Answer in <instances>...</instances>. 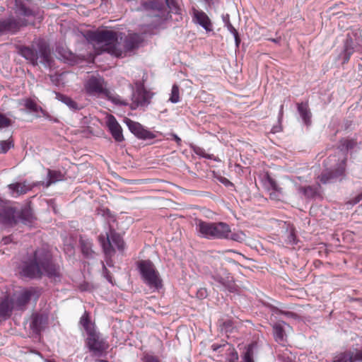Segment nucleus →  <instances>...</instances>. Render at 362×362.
Segmentation results:
<instances>
[{
  "label": "nucleus",
  "instance_id": "0e129e2a",
  "mask_svg": "<svg viewBox=\"0 0 362 362\" xmlns=\"http://www.w3.org/2000/svg\"><path fill=\"white\" fill-rule=\"evenodd\" d=\"M243 361H244V362H246V361L245 359V355L243 356Z\"/></svg>",
  "mask_w": 362,
  "mask_h": 362
},
{
  "label": "nucleus",
  "instance_id": "09e8293b",
  "mask_svg": "<svg viewBox=\"0 0 362 362\" xmlns=\"http://www.w3.org/2000/svg\"><path fill=\"white\" fill-rule=\"evenodd\" d=\"M231 34H232V35H233V37H234V39H235V45H236V47H239V45H240V37H239V36H238V31H236V33H231Z\"/></svg>",
  "mask_w": 362,
  "mask_h": 362
},
{
  "label": "nucleus",
  "instance_id": "c9c22d12",
  "mask_svg": "<svg viewBox=\"0 0 362 362\" xmlns=\"http://www.w3.org/2000/svg\"><path fill=\"white\" fill-rule=\"evenodd\" d=\"M13 147L12 141L4 140L0 141V152L6 153L9 149Z\"/></svg>",
  "mask_w": 362,
  "mask_h": 362
},
{
  "label": "nucleus",
  "instance_id": "5701e85b",
  "mask_svg": "<svg viewBox=\"0 0 362 362\" xmlns=\"http://www.w3.org/2000/svg\"><path fill=\"white\" fill-rule=\"evenodd\" d=\"M62 179V175L59 171L48 170L47 177L46 181H42L36 182L38 185H42L43 187H48L52 184L55 183Z\"/></svg>",
  "mask_w": 362,
  "mask_h": 362
},
{
  "label": "nucleus",
  "instance_id": "49530a36",
  "mask_svg": "<svg viewBox=\"0 0 362 362\" xmlns=\"http://www.w3.org/2000/svg\"><path fill=\"white\" fill-rule=\"evenodd\" d=\"M199 298H205L207 296V291L206 288H201L197 292Z\"/></svg>",
  "mask_w": 362,
  "mask_h": 362
},
{
  "label": "nucleus",
  "instance_id": "473e14b6",
  "mask_svg": "<svg viewBox=\"0 0 362 362\" xmlns=\"http://www.w3.org/2000/svg\"><path fill=\"white\" fill-rule=\"evenodd\" d=\"M68 52L64 47L61 46H57L55 51V56L56 57L64 62H66L68 60Z\"/></svg>",
  "mask_w": 362,
  "mask_h": 362
},
{
  "label": "nucleus",
  "instance_id": "f8f14e48",
  "mask_svg": "<svg viewBox=\"0 0 362 362\" xmlns=\"http://www.w3.org/2000/svg\"><path fill=\"white\" fill-rule=\"evenodd\" d=\"M36 183L30 184L27 180L23 182H16L14 183L9 184L8 189L9 194L12 197H18L32 190L35 187H37Z\"/></svg>",
  "mask_w": 362,
  "mask_h": 362
},
{
  "label": "nucleus",
  "instance_id": "dca6fc26",
  "mask_svg": "<svg viewBox=\"0 0 362 362\" xmlns=\"http://www.w3.org/2000/svg\"><path fill=\"white\" fill-rule=\"evenodd\" d=\"M14 309L13 298L9 296L0 298V321L8 319Z\"/></svg>",
  "mask_w": 362,
  "mask_h": 362
},
{
  "label": "nucleus",
  "instance_id": "bf43d9fd",
  "mask_svg": "<svg viewBox=\"0 0 362 362\" xmlns=\"http://www.w3.org/2000/svg\"><path fill=\"white\" fill-rule=\"evenodd\" d=\"M203 157L210 158V156L209 155H202Z\"/></svg>",
  "mask_w": 362,
  "mask_h": 362
},
{
  "label": "nucleus",
  "instance_id": "bb28decb",
  "mask_svg": "<svg viewBox=\"0 0 362 362\" xmlns=\"http://www.w3.org/2000/svg\"><path fill=\"white\" fill-rule=\"evenodd\" d=\"M214 280L223 286V288L228 290L230 292H234L235 291V284L232 277H227V279H225L220 276H216L214 277Z\"/></svg>",
  "mask_w": 362,
  "mask_h": 362
},
{
  "label": "nucleus",
  "instance_id": "a878e982",
  "mask_svg": "<svg viewBox=\"0 0 362 362\" xmlns=\"http://www.w3.org/2000/svg\"><path fill=\"white\" fill-rule=\"evenodd\" d=\"M80 243L83 255L88 258L92 257L94 254L92 250V243L88 239L81 238Z\"/></svg>",
  "mask_w": 362,
  "mask_h": 362
},
{
  "label": "nucleus",
  "instance_id": "c03bdc74",
  "mask_svg": "<svg viewBox=\"0 0 362 362\" xmlns=\"http://www.w3.org/2000/svg\"><path fill=\"white\" fill-rule=\"evenodd\" d=\"M286 242L291 245H296L297 243L295 234L291 232L287 236Z\"/></svg>",
  "mask_w": 362,
  "mask_h": 362
},
{
  "label": "nucleus",
  "instance_id": "9b49d317",
  "mask_svg": "<svg viewBox=\"0 0 362 362\" xmlns=\"http://www.w3.org/2000/svg\"><path fill=\"white\" fill-rule=\"evenodd\" d=\"M152 95L151 92L143 88H137L132 94V109L147 106L151 102Z\"/></svg>",
  "mask_w": 362,
  "mask_h": 362
},
{
  "label": "nucleus",
  "instance_id": "e2e57ef3",
  "mask_svg": "<svg viewBox=\"0 0 362 362\" xmlns=\"http://www.w3.org/2000/svg\"><path fill=\"white\" fill-rule=\"evenodd\" d=\"M64 76V73L59 75V77H62Z\"/></svg>",
  "mask_w": 362,
  "mask_h": 362
},
{
  "label": "nucleus",
  "instance_id": "13d9d810",
  "mask_svg": "<svg viewBox=\"0 0 362 362\" xmlns=\"http://www.w3.org/2000/svg\"><path fill=\"white\" fill-rule=\"evenodd\" d=\"M103 268L104 272H107V268L105 267V264L103 263Z\"/></svg>",
  "mask_w": 362,
  "mask_h": 362
},
{
  "label": "nucleus",
  "instance_id": "37998d69",
  "mask_svg": "<svg viewBox=\"0 0 362 362\" xmlns=\"http://www.w3.org/2000/svg\"><path fill=\"white\" fill-rule=\"evenodd\" d=\"M143 362H160V361L154 356L146 355L143 358Z\"/></svg>",
  "mask_w": 362,
  "mask_h": 362
},
{
  "label": "nucleus",
  "instance_id": "4d7b16f0",
  "mask_svg": "<svg viewBox=\"0 0 362 362\" xmlns=\"http://www.w3.org/2000/svg\"><path fill=\"white\" fill-rule=\"evenodd\" d=\"M284 314L288 317H290V316H293V313H290V312H286V313H284Z\"/></svg>",
  "mask_w": 362,
  "mask_h": 362
},
{
  "label": "nucleus",
  "instance_id": "6e6552de",
  "mask_svg": "<svg viewBox=\"0 0 362 362\" xmlns=\"http://www.w3.org/2000/svg\"><path fill=\"white\" fill-rule=\"evenodd\" d=\"M85 90L91 96L103 98L107 93V84L102 77L91 76L85 83Z\"/></svg>",
  "mask_w": 362,
  "mask_h": 362
},
{
  "label": "nucleus",
  "instance_id": "ea45409f",
  "mask_svg": "<svg viewBox=\"0 0 362 362\" xmlns=\"http://www.w3.org/2000/svg\"><path fill=\"white\" fill-rule=\"evenodd\" d=\"M18 13L21 15L25 16H33V13L31 9L25 7L24 5H21L18 8Z\"/></svg>",
  "mask_w": 362,
  "mask_h": 362
},
{
  "label": "nucleus",
  "instance_id": "aec40b11",
  "mask_svg": "<svg viewBox=\"0 0 362 362\" xmlns=\"http://www.w3.org/2000/svg\"><path fill=\"white\" fill-rule=\"evenodd\" d=\"M346 158L344 157L339 160L337 167L332 168L329 172L323 173L320 177V182L325 184L329 181L330 179L341 175L345 169Z\"/></svg>",
  "mask_w": 362,
  "mask_h": 362
},
{
  "label": "nucleus",
  "instance_id": "e433bc0d",
  "mask_svg": "<svg viewBox=\"0 0 362 362\" xmlns=\"http://www.w3.org/2000/svg\"><path fill=\"white\" fill-rule=\"evenodd\" d=\"M222 20L224 23V25L225 27L227 28L228 30L230 33H236V29L233 27V25L231 24L230 21V16L228 14H226V15H223L222 16Z\"/></svg>",
  "mask_w": 362,
  "mask_h": 362
},
{
  "label": "nucleus",
  "instance_id": "603ef678",
  "mask_svg": "<svg viewBox=\"0 0 362 362\" xmlns=\"http://www.w3.org/2000/svg\"><path fill=\"white\" fill-rule=\"evenodd\" d=\"M312 189L310 187H304V188H302L301 189V191L303 192V194H307L308 193V191H311Z\"/></svg>",
  "mask_w": 362,
  "mask_h": 362
},
{
  "label": "nucleus",
  "instance_id": "a19ab883",
  "mask_svg": "<svg viewBox=\"0 0 362 362\" xmlns=\"http://www.w3.org/2000/svg\"><path fill=\"white\" fill-rule=\"evenodd\" d=\"M252 349L251 347H248V349L245 352V359L246 362H254L252 359Z\"/></svg>",
  "mask_w": 362,
  "mask_h": 362
},
{
  "label": "nucleus",
  "instance_id": "5fc2aeb1",
  "mask_svg": "<svg viewBox=\"0 0 362 362\" xmlns=\"http://www.w3.org/2000/svg\"><path fill=\"white\" fill-rule=\"evenodd\" d=\"M211 347H212L214 351H216L218 348L221 347V346H218L216 344H213Z\"/></svg>",
  "mask_w": 362,
  "mask_h": 362
},
{
  "label": "nucleus",
  "instance_id": "79ce46f5",
  "mask_svg": "<svg viewBox=\"0 0 362 362\" xmlns=\"http://www.w3.org/2000/svg\"><path fill=\"white\" fill-rule=\"evenodd\" d=\"M54 93L56 95V98L58 100L62 101V103H64L66 105H68V97H66L65 95L61 94L60 93H58V92H54Z\"/></svg>",
  "mask_w": 362,
  "mask_h": 362
},
{
  "label": "nucleus",
  "instance_id": "7c9ffc66",
  "mask_svg": "<svg viewBox=\"0 0 362 362\" xmlns=\"http://www.w3.org/2000/svg\"><path fill=\"white\" fill-rule=\"evenodd\" d=\"M80 324L85 329L88 334H90V332H95L90 324L88 313L85 312L81 316L80 319Z\"/></svg>",
  "mask_w": 362,
  "mask_h": 362
},
{
  "label": "nucleus",
  "instance_id": "f3484780",
  "mask_svg": "<svg viewBox=\"0 0 362 362\" xmlns=\"http://www.w3.org/2000/svg\"><path fill=\"white\" fill-rule=\"evenodd\" d=\"M195 228L199 237L208 240H214V222L199 219L196 221Z\"/></svg>",
  "mask_w": 362,
  "mask_h": 362
},
{
  "label": "nucleus",
  "instance_id": "de8ad7c7",
  "mask_svg": "<svg viewBox=\"0 0 362 362\" xmlns=\"http://www.w3.org/2000/svg\"><path fill=\"white\" fill-rule=\"evenodd\" d=\"M12 242L11 236H5L2 238L1 243L3 245H8Z\"/></svg>",
  "mask_w": 362,
  "mask_h": 362
},
{
  "label": "nucleus",
  "instance_id": "8fccbe9b",
  "mask_svg": "<svg viewBox=\"0 0 362 362\" xmlns=\"http://www.w3.org/2000/svg\"><path fill=\"white\" fill-rule=\"evenodd\" d=\"M362 199V192L359 194H358L353 200H351V204H356Z\"/></svg>",
  "mask_w": 362,
  "mask_h": 362
},
{
  "label": "nucleus",
  "instance_id": "412c9836",
  "mask_svg": "<svg viewBox=\"0 0 362 362\" xmlns=\"http://www.w3.org/2000/svg\"><path fill=\"white\" fill-rule=\"evenodd\" d=\"M230 228L224 222H214L213 236L215 239H228L230 233Z\"/></svg>",
  "mask_w": 362,
  "mask_h": 362
},
{
  "label": "nucleus",
  "instance_id": "052dcab7",
  "mask_svg": "<svg viewBox=\"0 0 362 362\" xmlns=\"http://www.w3.org/2000/svg\"><path fill=\"white\" fill-rule=\"evenodd\" d=\"M143 5H144V8H146V7H147V6H148V3H146H146H144Z\"/></svg>",
  "mask_w": 362,
  "mask_h": 362
},
{
  "label": "nucleus",
  "instance_id": "9d476101",
  "mask_svg": "<svg viewBox=\"0 0 362 362\" xmlns=\"http://www.w3.org/2000/svg\"><path fill=\"white\" fill-rule=\"evenodd\" d=\"M26 25L14 18L0 19V37L6 35H13L18 32L22 26Z\"/></svg>",
  "mask_w": 362,
  "mask_h": 362
},
{
  "label": "nucleus",
  "instance_id": "ddd939ff",
  "mask_svg": "<svg viewBox=\"0 0 362 362\" xmlns=\"http://www.w3.org/2000/svg\"><path fill=\"white\" fill-rule=\"evenodd\" d=\"M192 21L194 23L202 27L206 32H211L214 30L213 23L207 14L202 10L192 8Z\"/></svg>",
  "mask_w": 362,
  "mask_h": 362
},
{
  "label": "nucleus",
  "instance_id": "4be33fe9",
  "mask_svg": "<svg viewBox=\"0 0 362 362\" xmlns=\"http://www.w3.org/2000/svg\"><path fill=\"white\" fill-rule=\"evenodd\" d=\"M290 328L289 325L283 321L276 322L273 326L274 336L275 340L279 344H284L286 341L284 327Z\"/></svg>",
  "mask_w": 362,
  "mask_h": 362
},
{
  "label": "nucleus",
  "instance_id": "7ed1b4c3",
  "mask_svg": "<svg viewBox=\"0 0 362 362\" xmlns=\"http://www.w3.org/2000/svg\"><path fill=\"white\" fill-rule=\"evenodd\" d=\"M19 54L34 66L41 64L45 67H52L53 59L49 45L44 40H38L31 47H21Z\"/></svg>",
  "mask_w": 362,
  "mask_h": 362
},
{
  "label": "nucleus",
  "instance_id": "6e6d98bb",
  "mask_svg": "<svg viewBox=\"0 0 362 362\" xmlns=\"http://www.w3.org/2000/svg\"><path fill=\"white\" fill-rule=\"evenodd\" d=\"M336 158V156H329L328 159H329V160L330 162H332V161H335V160H336V158Z\"/></svg>",
  "mask_w": 362,
  "mask_h": 362
},
{
  "label": "nucleus",
  "instance_id": "58836bf2",
  "mask_svg": "<svg viewBox=\"0 0 362 362\" xmlns=\"http://www.w3.org/2000/svg\"><path fill=\"white\" fill-rule=\"evenodd\" d=\"M356 145V142L354 139H344L341 141V149H352Z\"/></svg>",
  "mask_w": 362,
  "mask_h": 362
},
{
  "label": "nucleus",
  "instance_id": "72a5a7b5",
  "mask_svg": "<svg viewBox=\"0 0 362 362\" xmlns=\"http://www.w3.org/2000/svg\"><path fill=\"white\" fill-rule=\"evenodd\" d=\"M21 104L23 105L28 110L33 112H37L38 106L30 98H26L21 103Z\"/></svg>",
  "mask_w": 362,
  "mask_h": 362
},
{
  "label": "nucleus",
  "instance_id": "2f4dec72",
  "mask_svg": "<svg viewBox=\"0 0 362 362\" xmlns=\"http://www.w3.org/2000/svg\"><path fill=\"white\" fill-rule=\"evenodd\" d=\"M169 100L172 103H177L180 101V91L179 86L177 84H174L172 87L170 96Z\"/></svg>",
  "mask_w": 362,
  "mask_h": 362
},
{
  "label": "nucleus",
  "instance_id": "cd10ccee",
  "mask_svg": "<svg viewBox=\"0 0 362 362\" xmlns=\"http://www.w3.org/2000/svg\"><path fill=\"white\" fill-rule=\"evenodd\" d=\"M18 221H20L24 224L32 223L33 220V215L30 209H23L21 210L19 216L16 217Z\"/></svg>",
  "mask_w": 362,
  "mask_h": 362
},
{
  "label": "nucleus",
  "instance_id": "f03ea898",
  "mask_svg": "<svg viewBox=\"0 0 362 362\" xmlns=\"http://www.w3.org/2000/svg\"><path fill=\"white\" fill-rule=\"evenodd\" d=\"M20 274L23 277L35 279L40 278L42 274L49 277L57 276L59 272L52 262L49 252L38 249L35 251L33 259L23 264Z\"/></svg>",
  "mask_w": 362,
  "mask_h": 362
},
{
  "label": "nucleus",
  "instance_id": "4c0bfd02",
  "mask_svg": "<svg viewBox=\"0 0 362 362\" xmlns=\"http://www.w3.org/2000/svg\"><path fill=\"white\" fill-rule=\"evenodd\" d=\"M11 124V120L4 114L0 113V131L9 127Z\"/></svg>",
  "mask_w": 362,
  "mask_h": 362
},
{
  "label": "nucleus",
  "instance_id": "6ab92c4d",
  "mask_svg": "<svg viewBox=\"0 0 362 362\" xmlns=\"http://www.w3.org/2000/svg\"><path fill=\"white\" fill-rule=\"evenodd\" d=\"M362 361V349L344 351L337 354L333 362H357Z\"/></svg>",
  "mask_w": 362,
  "mask_h": 362
},
{
  "label": "nucleus",
  "instance_id": "3c124183",
  "mask_svg": "<svg viewBox=\"0 0 362 362\" xmlns=\"http://www.w3.org/2000/svg\"><path fill=\"white\" fill-rule=\"evenodd\" d=\"M174 140L177 142V145H181V139L175 134H172Z\"/></svg>",
  "mask_w": 362,
  "mask_h": 362
},
{
  "label": "nucleus",
  "instance_id": "2eb2a0df",
  "mask_svg": "<svg viewBox=\"0 0 362 362\" xmlns=\"http://www.w3.org/2000/svg\"><path fill=\"white\" fill-rule=\"evenodd\" d=\"M48 324V316L45 314L33 313L31 315L30 327L36 334H40Z\"/></svg>",
  "mask_w": 362,
  "mask_h": 362
},
{
  "label": "nucleus",
  "instance_id": "a211bd4d",
  "mask_svg": "<svg viewBox=\"0 0 362 362\" xmlns=\"http://www.w3.org/2000/svg\"><path fill=\"white\" fill-rule=\"evenodd\" d=\"M106 124L110 134L116 141L121 142L124 139L122 129L113 115H109L107 117Z\"/></svg>",
  "mask_w": 362,
  "mask_h": 362
},
{
  "label": "nucleus",
  "instance_id": "20e7f679",
  "mask_svg": "<svg viewBox=\"0 0 362 362\" xmlns=\"http://www.w3.org/2000/svg\"><path fill=\"white\" fill-rule=\"evenodd\" d=\"M137 269L143 281L150 288L158 289L162 287V280L154 264L150 260H140Z\"/></svg>",
  "mask_w": 362,
  "mask_h": 362
},
{
  "label": "nucleus",
  "instance_id": "c756f323",
  "mask_svg": "<svg viewBox=\"0 0 362 362\" xmlns=\"http://www.w3.org/2000/svg\"><path fill=\"white\" fill-rule=\"evenodd\" d=\"M354 53L353 41L351 38H347L344 42V62L349 60L351 55Z\"/></svg>",
  "mask_w": 362,
  "mask_h": 362
},
{
  "label": "nucleus",
  "instance_id": "f257e3e1",
  "mask_svg": "<svg viewBox=\"0 0 362 362\" xmlns=\"http://www.w3.org/2000/svg\"><path fill=\"white\" fill-rule=\"evenodd\" d=\"M88 40L93 45L98 54L105 52L117 57L124 56V52L132 51L140 45L143 41L141 35L130 33L122 43V37L111 30L89 32Z\"/></svg>",
  "mask_w": 362,
  "mask_h": 362
},
{
  "label": "nucleus",
  "instance_id": "0eeeda50",
  "mask_svg": "<svg viewBox=\"0 0 362 362\" xmlns=\"http://www.w3.org/2000/svg\"><path fill=\"white\" fill-rule=\"evenodd\" d=\"M87 345L92 354L98 357L101 356L109 346L106 340L95 331L88 334Z\"/></svg>",
  "mask_w": 362,
  "mask_h": 362
},
{
  "label": "nucleus",
  "instance_id": "864d4df0",
  "mask_svg": "<svg viewBox=\"0 0 362 362\" xmlns=\"http://www.w3.org/2000/svg\"><path fill=\"white\" fill-rule=\"evenodd\" d=\"M283 108H284V105H281L280 106V110H279V119L282 117V114H283Z\"/></svg>",
  "mask_w": 362,
  "mask_h": 362
},
{
  "label": "nucleus",
  "instance_id": "a18cd8bd",
  "mask_svg": "<svg viewBox=\"0 0 362 362\" xmlns=\"http://www.w3.org/2000/svg\"><path fill=\"white\" fill-rule=\"evenodd\" d=\"M81 108H83L82 105H78L76 102L69 99V109L76 110H81Z\"/></svg>",
  "mask_w": 362,
  "mask_h": 362
},
{
  "label": "nucleus",
  "instance_id": "393cba45",
  "mask_svg": "<svg viewBox=\"0 0 362 362\" xmlns=\"http://www.w3.org/2000/svg\"><path fill=\"white\" fill-rule=\"evenodd\" d=\"M268 182L271 187L270 190L272 191L269 193L270 199H274V200L281 199L282 197L281 188H280L277 185L276 182L272 178H269V177L268 178Z\"/></svg>",
  "mask_w": 362,
  "mask_h": 362
},
{
  "label": "nucleus",
  "instance_id": "39448f33",
  "mask_svg": "<svg viewBox=\"0 0 362 362\" xmlns=\"http://www.w3.org/2000/svg\"><path fill=\"white\" fill-rule=\"evenodd\" d=\"M41 295L39 288L30 287L20 291L14 299L15 309L17 310H24L31 300L37 301Z\"/></svg>",
  "mask_w": 362,
  "mask_h": 362
},
{
  "label": "nucleus",
  "instance_id": "680f3d73",
  "mask_svg": "<svg viewBox=\"0 0 362 362\" xmlns=\"http://www.w3.org/2000/svg\"><path fill=\"white\" fill-rule=\"evenodd\" d=\"M47 362H57V361L54 360H48Z\"/></svg>",
  "mask_w": 362,
  "mask_h": 362
},
{
  "label": "nucleus",
  "instance_id": "b1692460",
  "mask_svg": "<svg viewBox=\"0 0 362 362\" xmlns=\"http://www.w3.org/2000/svg\"><path fill=\"white\" fill-rule=\"evenodd\" d=\"M298 112L303 119L305 124L307 126L311 124V112L308 108L307 103H299L298 104Z\"/></svg>",
  "mask_w": 362,
  "mask_h": 362
},
{
  "label": "nucleus",
  "instance_id": "c85d7f7f",
  "mask_svg": "<svg viewBox=\"0 0 362 362\" xmlns=\"http://www.w3.org/2000/svg\"><path fill=\"white\" fill-rule=\"evenodd\" d=\"M104 98L107 99L111 101L112 103L117 105H127L128 103L126 100L122 99V98L113 93H112L110 90L107 89V93L105 94L103 96Z\"/></svg>",
  "mask_w": 362,
  "mask_h": 362
},
{
  "label": "nucleus",
  "instance_id": "1a4fd4ad",
  "mask_svg": "<svg viewBox=\"0 0 362 362\" xmlns=\"http://www.w3.org/2000/svg\"><path fill=\"white\" fill-rule=\"evenodd\" d=\"M16 209L8 201L0 198V223L4 226H13L18 223Z\"/></svg>",
  "mask_w": 362,
  "mask_h": 362
},
{
  "label": "nucleus",
  "instance_id": "423d86ee",
  "mask_svg": "<svg viewBox=\"0 0 362 362\" xmlns=\"http://www.w3.org/2000/svg\"><path fill=\"white\" fill-rule=\"evenodd\" d=\"M99 241L101 243L104 252L106 255H110L114 247H117L118 250H122L124 247V243L122 237L112 230H110V233L106 234V237L100 235Z\"/></svg>",
  "mask_w": 362,
  "mask_h": 362
},
{
  "label": "nucleus",
  "instance_id": "f704fd0d",
  "mask_svg": "<svg viewBox=\"0 0 362 362\" xmlns=\"http://www.w3.org/2000/svg\"><path fill=\"white\" fill-rule=\"evenodd\" d=\"M246 235L242 231H237L234 232L233 233H230L229 238L230 240H233L234 241H237L239 243H242L245 240Z\"/></svg>",
  "mask_w": 362,
  "mask_h": 362
},
{
  "label": "nucleus",
  "instance_id": "4468645a",
  "mask_svg": "<svg viewBox=\"0 0 362 362\" xmlns=\"http://www.w3.org/2000/svg\"><path fill=\"white\" fill-rule=\"evenodd\" d=\"M127 125L128 126L130 132L134 134L137 138L141 139H152L156 137V135L145 129L141 124L136 122H134L131 119L127 121Z\"/></svg>",
  "mask_w": 362,
  "mask_h": 362
},
{
  "label": "nucleus",
  "instance_id": "69168bd1",
  "mask_svg": "<svg viewBox=\"0 0 362 362\" xmlns=\"http://www.w3.org/2000/svg\"><path fill=\"white\" fill-rule=\"evenodd\" d=\"M69 57L72 54L71 52H69Z\"/></svg>",
  "mask_w": 362,
  "mask_h": 362
}]
</instances>
